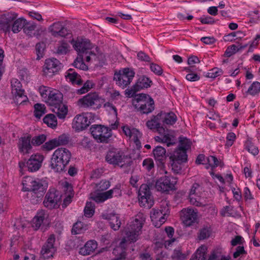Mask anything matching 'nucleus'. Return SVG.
<instances>
[{
    "label": "nucleus",
    "mask_w": 260,
    "mask_h": 260,
    "mask_svg": "<svg viewBox=\"0 0 260 260\" xmlns=\"http://www.w3.org/2000/svg\"><path fill=\"white\" fill-rule=\"evenodd\" d=\"M145 221V217L143 213H139L136 215L124 230L125 235L121 241V245L123 246L124 243L127 244L136 242L141 233V229Z\"/></svg>",
    "instance_id": "nucleus-1"
},
{
    "label": "nucleus",
    "mask_w": 260,
    "mask_h": 260,
    "mask_svg": "<svg viewBox=\"0 0 260 260\" xmlns=\"http://www.w3.org/2000/svg\"><path fill=\"white\" fill-rule=\"evenodd\" d=\"M71 156V153L68 149L62 147L57 148L52 155L49 164L50 168L56 173L65 172Z\"/></svg>",
    "instance_id": "nucleus-2"
},
{
    "label": "nucleus",
    "mask_w": 260,
    "mask_h": 260,
    "mask_svg": "<svg viewBox=\"0 0 260 260\" xmlns=\"http://www.w3.org/2000/svg\"><path fill=\"white\" fill-rule=\"evenodd\" d=\"M133 105L139 112L148 114L154 110V102L149 95L140 93L133 100Z\"/></svg>",
    "instance_id": "nucleus-3"
},
{
    "label": "nucleus",
    "mask_w": 260,
    "mask_h": 260,
    "mask_svg": "<svg viewBox=\"0 0 260 260\" xmlns=\"http://www.w3.org/2000/svg\"><path fill=\"white\" fill-rule=\"evenodd\" d=\"M72 44L79 56H85V60L87 62H89L91 60H95L96 54L91 51L92 45L89 40L78 39L75 41H72Z\"/></svg>",
    "instance_id": "nucleus-4"
},
{
    "label": "nucleus",
    "mask_w": 260,
    "mask_h": 260,
    "mask_svg": "<svg viewBox=\"0 0 260 260\" xmlns=\"http://www.w3.org/2000/svg\"><path fill=\"white\" fill-rule=\"evenodd\" d=\"M103 99L96 92H91L80 98L77 106L84 109H99L102 107Z\"/></svg>",
    "instance_id": "nucleus-5"
},
{
    "label": "nucleus",
    "mask_w": 260,
    "mask_h": 260,
    "mask_svg": "<svg viewBox=\"0 0 260 260\" xmlns=\"http://www.w3.org/2000/svg\"><path fill=\"white\" fill-rule=\"evenodd\" d=\"M135 75V73L133 70L124 68L114 74V80L118 86L124 89L130 84Z\"/></svg>",
    "instance_id": "nucleus-6"
},
{
    "label": "nucleus",
    "mask_w": 260,
    "mask_h": 260,
    "mask_svg": "<svg viewBox=\"0 0 260 260\" xmlns=\"http://www.w3.org/2000/svg\"><path fill=\"white\" fill-rule=\"evenodd\" d=\"M90 132L94 139L100 143H108L112 135L111 129L102 125H92Z\"/></svg>",
    "instance_id": "nucleus-7"
},
{
    "label": "nucleus",
    "mask_w": 260,
    "mask_h": 260,
    "mask_svg": "<svg viewBox=\"0 0 260 260\" xmlns=\"http://www.w3.org/2000/svg\"><path fill=\"white\" fill-rule=\"evenodd\" d=\"M138 199L141 206L150 209L153 206L154 201L148 185L143 184L141 185L138 191Z\"/></svg>",
    "instance_id": "nucleus-8"
},
{
    "label": "nucleus",
    "mask_w": 260,
    "mask_h": 260,
    "mask_svg": "<svg viewBox=\"0 0 260 260\" xmlns=\"http://www.w3.org/2000/svg\"><path fill=\"white\" fill-rule=\"evenodd\" d=\"M127 159L126 156L123 155L120 151L115 148L109 150L106 156V160L108 163L121 167L128 164Z\"/></svg>",
    "instance_id": "nucleus-9"
},
{
    "label": "nucleus",
    "mask_w": 260,
    "mask_h": 260,
    "mask_svg": "<svg viewBox=\"0 0 260 260\" xmlns=\"http://www.w3.org/2000/svg\"><path fill=\"white\" fill-rule=\"evenodd\" d=\"M177 183L176 179L170 176H163L158 179L155 182V187L162 193L168 192L175 189Z\"/></svg>",
    "instance_id": "nucleus-10"
},
{
    "label": "nucleus",
    "mask_w": 260,
    "mask_h": 260,
    "mask_svg": "<svg viewBox=\"0 0 260 260\" xmlns=\"http://www.w3.org/2000/svg\"><path fill=\"white\" fill-rule=\"evenodd\" d=\"M12 93L14 96L15 102L17 104H21L27 101L28 98L24 94V90L22 89L20 82L17 79L11 80Z\"/></svg>",
    "instance_id": "nucleus-11"
},
{
    "label": "nucleus",
    "mask_w": 260,
    "mask_h": 260,
    "mask_svg": "<svg viewBox=\"0 0 260 260\" xmlns=\"http://www.w3.org/2000/svg\"><path fill=\"white\" fill-rule=\"evenodd\" d=\"M61 200L58 191L54 188L50 189L46 193L43 201L45 207L52 209L58 208Z\"/></svg>",
    "instance_id": "nucleus-12"
},
{
    "label": "nucleus",
    "mask_w": 260,
    "mask_h": 260,
    "mask_svg": "<svg viewBox=\"0 0 260 260\" xmlns=\"http://www.w3.org/2000/svg\"><path fill=\"white\" fill-rule=\"evenodd\" d=\"M62 64L60 61L55 58H48L46 60L43 67V73L46 76L52 77L57 73L61 68Z\"/></svg>",
    "instance_id": "nucleus-13"
},
{
    "label": "nucleus",
    "mask_w": 260,
    "mask_h": 260,
    "mask_svg": "<svg viewBox=\"0 0 260 260\" xmlns=\"http://www.w3.org/2000/svg\"><path fill=\"white\" fill-rule=\"evenodd\" d=\"M151 83L152 81L149 78L145 76H142L140 77L137 82L131 89H126L125 94L128 96H133L137 91L150 87Z\"/></svg>",
    "instance_id": "nucleus-14"
},
{
    "label": "nucleus",
    "mask_w": 260,
    "mask_h": 260,
    "mask_svg": "<svg viewBox=\"0 0 260 260\" xmlns=\"http://www.w3.org/2000/svg\"><path fill=\"white\" fill-rule=\"evenodd\" d=\"M163 209L153 208L150 212V218L154 226L157 228H160L166 221L167 211Z\"/></svg>",
    "instance_id": "nucleus-15"
},
{
    "label": "nucleus",
    "mask_w": 260,
    "mask_h": 260,
    "mask_svg": "<svg viewBox=\"0 0 260 260\" xmlns=\"http://www.w3.org/2000/svg\"><path fill=\"white\" fill-rule=\"evenodd\" d=\"M181 218L184 224L189 226L198 222V212L192 208H184L181 210Z\"/></svg>",
    "instance_id": "nucleus-16"
},
{
    "label": "nucleus",
    "mask_w": 260,
    "mask_h": 260,
    "mask_svg": "<svg viewBox=\"0 0 260 260\" xmlns=\"http://www.w3.org/2000/svg\"><path fill=\"white\" fill-rule=\"evenodd\" d=\"M44 157L43 155L36 153L31 155L26 162L28 171L35 172L38 171L42 165Z\"/></svg>",
    "instance_id": "nucleus-17"
},
{
    "label": "nucleus",
    "mask_w": 260,
    "mask_h": 260,
    "mask_svg": "<svg viewBox=\"0 0 260 260\" xmlns=\"http://www.w3.org/2000/svg\"><path fill=\"white\" fill-rule=\"evenodd\" d=\"M18 16L14 12H8L0 16V29L4 31L10 32L11 25Z\"/></svg>",
    "instance_id": "nucleus-18"
},
{
    "label": "nucleus",
    "mask_w": 260,
    "mask_h": 260,
    "mask_svg": "<svg viewBox=\"0 0 260 260\" xmlns=\"http://www.w3.org/2000/svg\"><path fill=\"white\" fill-rule=\"evenodd\" d=\"M49 30L54 37H66L71 36L70 31L65 27L60 22L54 23L49 27Z\"/></svg>",
    "instance_id": "nucleus-19"
},
{
    "label": "nucleus",
    "mask_w": 260,
    "mask_h": 260,
    "mask_svg": "<svg viewBox=\"0 0 260 260\" xmlns=\"http://www.w3.org/2000/svg\"><path fill=\"white\" fill-rule=\"evenodd\" d=\"M90 121L85 114L76 115L73 119V127L77 131L86 128L90 124Z\"/></svg>",
    "instance_id": "nucleus-20"
},
{
    "label": "nucleus",
    "mask_w": 260,
    "mask_h": 260,
    "mask_svg": "<svg viewBox=\"0 0 260 260\" xmlns=\"http://www.w3.org/2000/svg\"><path fill=\"white\" fill-rule=\"evenodd\" d=\"M31 137L30 135L28 134L19 138L18 143V148L19 151L23 154H26L30 152L32 149L30 143Z\"/></svg>",
    "instance_id": "nucleus-21"
},
{
    "label": "nucleus",
    "mask_w": 260,
    "mask_h": 260,
    "mask_svg": "<svg viewBox=\"0 0 260 260\" xmlns=\"http://www.w3.org/2000/svg\"><path fill=\"white\" fill-rule=\"evenodd\" d=\"M54 236L52 235L47 239V242L43 245L41 252L44 258H49L53 256L55 251L54 247Z\"/></svg>",
    "instance_id": "nucleus-22"
},
{
    "label": "nucleus",
    "mask_w": 260,
    "mask_h": 260,
    "mask_svg": "<svg viewBox=\"0 0 260 260\" xmlns=\"http://www.w3.org/2000/svg\"><path fill=\"white\" fill-rule=\"evenodd\" d=\"M103 219L109 220L111 229L114 231L119 229L121 224L119 215L115 213H105L102 215Z\"/></svg>",
    "instance_id": "nucleus-23"
},
{
    "label": "nucleus",
    "mask_w": 260,
    "mask_h": 260,
    "mask_svg": "<svg viewBox=\"0 0 260 260\" xmlns=\"http://www.w3.org/2000/svg\"><path fill=\"white\" fill-rule=\"evenodd\" d=\"M98 246V243L95 240H89L85 243L83 247L80 248L79 253L84 256L92 254L97 249Z\"/></svg>",
    "instance_id": "nucleus-24"
},
{
    "label": "nucleus",
    "mask_w": 260,
    "mask_h": 260,
    "mask_svg": "<svg viewBox=\"0 0 260 260\" xmlns=\"http://www.w3.org/2000/svg\"><path fill=\"white\" fill-rule=\"evenodd\" d=\"M161 120L159 113L156 116H153L150 120L146 122V126L150 129H156L159 133H164L165 129L161 126L159 121Z\"/></svg>",
    "instance_id": "nucleus-25"
},
{
    "label": "nucleus",
    "mask_w": 260,
    "mask_h": 260,
    "mask_svg": "<svg viewBox=\"0 0 260 260\" xmlns=\"http://www.w3.org/2000/svg\"><path fill=\"white\" fill-rule=\"evenodd\" d=\"M31 191L36 194L38 197L42 196L47 188V184L45 181L36 178Z\"/></svg>",
    "instance_id": "nucleus-26"
},
{
    "label": "nucleus",
    "mask_w": 260,
    "mask_h": 260,
    "mask_svg": "<svg viewBox=\"0 0 260 260\" xmlns=\"http://www.w3.org/2000/svg\"><path fill=\"white\" fill-rule=\"evenodd\" d=\"M62 94L58 90L52 89L48 95L45 102L49 105L53 106L62 102Z\"/></svg>",
    "instance_id": "nucleus-27"
},
{
    "label": "nucleus",
    "mask_w": 260,
    "mask_h": 260,
    "mask_svg": "<svg viewBox=\"0 0 260 260\" xmlns=\"http://www.w3.org/2000/svg\"><path fill=\"white\" fill-rule=\"evenodd\" d=\"M160 118L164 124L173 125L176 123L177 120V116L173 112L159 113Z\"/></svg>",
    "instance_id": "nucleus-28"
},
{
    "label": "nucleus",
    "mask_w": 260,
    "mask_h": 260,
    "mask_svg": "<svg viewBox=\"0 0 260 260\" xmlns=\"http://www.w3.org/2000/svg\"><path fill=\"white\" fill-rule=\"evenodd\" d=\"M127 244L124 243V244L121 245V242L119 245L115 248L113 250V254L115 255V257L112 260H125L126 252L125 249L127 247Z\"/></svg>",
    "instance_id": "nucleus-29"
},
{
    "label": "nucleus",
    "mask_w": 260,
    "mask_h": 260,
    "mask_svg": "<svg viewBox=\"0 0 260 260\" xmlns=\"http://www.w3.org/2000/svg\"><path fill=\"white\" fill-rule=\"evenodd\" d=\"M66 78L73 84L80 85L82 84V80L80 76L77 74L74 69H70L66 73Z\"/></svg>",
    "instance_id": "nucleus-30"
},
{
    "label": "nucleus",
    "mask_w": 260,
    "mask_h": 260,
    "mask_svg": "<svg viewBox=\"0 0 260 260\" xmlns=\"http://www.w3.org/2000/svg\"><path fill=\"white\" fill-rule=\"evenodd\" d=\"M187 155L186 151L178 148L170 156L171 161L177 160V161L185 162L187 160Z\"/></svg>",
    "instance_id": "nucleus-31"
},
{
    "label": "nucleus",
    "mask_w": 260,
    "mask_h": 260,
    "mask_svg": "<svg viewBox=\"0 0 260 260\" xmlns=\"http://www.w3.org/2000/svg\"><path fill=\"white\" fill-rule=\"evenodd\" d=\"M47 217V215L43 210L39 211L32 220V226L35 230H38L43 223L44 220Z\"/></svg>",
    "instance_id": "nucleus-32"
},
{
    "label": "nucleus",
    "mask_w": 260,
    "mask_h": 260,
    "mask_svg": "<svg viewBox=\"0 0 260 260\" xmlns=\"http://www.w3.org/2000/svg\"><path fill=\"white\" fill-rule=\"evenodd\" d=\"M53 106L54 107L53 111L57 114L58 117L59 119H64L68 112V107L62 102Z\"/></svg>",
    "instance_id": "nucleus-33"
},
{
    "label": "nucleus",
    "mask_w": 260,
    "mask_h": 260,
    "mask_svg": "<svg viewBox=\"0 0 260 260\" xmlns=\"http://www.w3.org/2000/svg\"><path fill=\"white\" fill-rule=\"evenodd\" d=\"M90 198L97 203H103L110 199L107 191L103 192L91 193Z\"/></svg>",
    "instance_id": "nucleus-34"
},
{
    "label": "nucleus",
    "mask_w": 260,
    "mask_h": 260,
    "mask_svg": "<svg viewBox=\"0 0 260 260\" xmlns=\"http://www.w3.org/2000/svg\"><path fill=\"white\" fill-rule=\"evenodd\" d=\"M221 162L214 156H209L206 157V162L205 163L207 169H211L213 171L214 169L220 166Z\"/></svg>",
    "instance_id": "nucleus-35"
},
{
    "label": "nucleus",
    "mask_w": 260,
    "mask_h": 260,
    "mask_svg": "<svg viewBox=\"0 0 260 260\" xmlns=\"http://www.w3.org/2000/svg\"><path fill=\"white\" fill-rule=\"evenodd\" d=\"M165 232L169 238L168 240H166L164 242V246L165 248H169L172 246V243L176 241L175 238H173L174 234V229L171 226H167L165 228Z\"/></svg>",
    "instance_id": "nucleus-36"
},
{
    "label": "nucleus",
    "mask_w": 260,
    "mask_h": 260,
    "mask_svg": "<svg viewBox=\"0 0 260 260\" xmlns=\"http://www.w3.org/2000/svg\"><path fill=\"white\" fill-rule=\"evenodd\" d=\"M26 24L25 19L20 18L14 20L11 25V29L14 33L19 32Z\"/></svg>",
    "instance_id": "nucleus-37"
},
{
    "label": "nucleus",
    "mask_w": 260,
    "mask_h": 260,
    "mask_svg": "<svg viewBox=\"0 0 260 260\" xmlns=\"http://www.w3.org/2000/svg\"><path fill=\"white\" fill-rule=\"evenodd\" d=\"M207 248L202 245L199 247L192 255L190 260H205Z\"/></svg>",
    "instance_id": "nucleus-38"
},
{
    "label": "nucleus",
    "mask_w": 260,
    "mask_h": 260,
    "mask_svg": "<svg viewBox=\"0 0 260 260\" xmlns=\"http://www.w3.org/2000/svg\"><path fill=\"white\" fill-rule=\"evenodd\" d=\"M35 179L30 176H25L23 178L22 184L24 191H31Z\"/></svg>",
    "instance_id": "nucleus-39"
},
{
    "label": "nucleus",
    "mask_w": 260,
    "mask_h": 260,
    "mask_svg": "<svg viewBox=\"0 0 260 260\" xmlns=\"http://www.w3.org/2000/svg\"><path fill=\"white\" fill-rule=\"evenodd\" d=\"M43 122L52 128H56L57 125V118L53 114L46 115L43 118Z\"/></svg>",
    "instance_id": "nucleus-40"
},
{
    "label": "nucleus",
    "mask_w": 260,
    "mask_h": 260,
    "mask_svg": "<svg viewBox=\"0 0 260 260\" xmlns=\"http://www.w3.org/2000/svg\"><path fill=\"white\" fill-rule=\"evenodd\" d=\"M153 155L155 159L161 162L166 158V149L161 146H157L153 150Z\"/></svg>",
    "instance_id": "nucleus-41"
},
{
    "label": "nucleus",
    "mask_w": 260,
    "mask_h": 260,
    "mask_svg": "<svg viewBox=\"0 0 260 260\" xmlns=\"http://www.w3.org/2000/svg\"><path fill=\"white\" fill-rule=\"evenodd\" d=\"M34 115L39 119L46 112V107L45 105L42 104L37 103L35 104L34 105Z\"/></svg>",
    "instance_id": "nucleus-42"
},
{
    "label": "nucleus",
    "mask_w": 260,
    "mask_h": 260,
    "mask_svg": "<svg viewBox=\"0 0 260 260\" xmlns=\"http://www.w3.org/2000/svg\"><path fill=\"white\" fill-rule=\"evenodd\" d=\"M95 211L94 204L91 202H87L84 209V215L88 218L91 217Z\"/></svg>",
    "instance_id": "nucleus-43"
},
{
    "label": "nucleus",
    "mask_w": 260,
    "mask_h": 260,
    "mask_svg": "<svg viewBox=\"0 0 260 260\" xmlns=\"http://www.w3.org/2000/svg\"><path fill=\"white\" fill-rule=\"evenodd\" d=\"M110 186V182L106 180H102L95 184L94 189L95 192H101L107 190Z\"/></svg>",
    "instance_id": "nucleus-44"
},
{
    "label": "nucleus",
    "mask_w": 260,
    "mask_h": 260,
    "mask_svg": "<svg viewBox=\"0 0 260 260\" xmlns=\"http://www.w3.org/2000/svg\"><path fill=\"white\" fill-rule=\"evenodd\" d=\"M166 131L164 133H160L162 134V143H166L167 146L173 145L175 144V140L173 135L166 133Z\"/></svg>",
    "instance_id": "nucleus-45"
},
{
    "label": "nucleus",
    "mask_w": 260,
    "mask_h": 260,
    "mask_svg": "<svg viewBox=\"0 0 260 260\" xmlns=\"http://www.w3.org/2000/svg\"><path fill=\"white\" fill-rule=\"evenodd\" d=\"M85 59V56H79L78 57L74 62V66L79 69L82 70H87L88 66L84 62L83 59Z\"/></svg>",
    "instance_id": "nucleus-46"
},
{
    "label": "nucleus",
    "mask_w": 260,
    "mask_h": 260,
    "mask_svg": "<svg viewBox=\"0 0 260 260\" xmlns=\"http://www.w3.org/2000/svg\"><path fill=\"white\" fill-rule=\"evenodd\" d=\"M260 92V83L257 81L253 82L250 86L247 93L249 94L254 96L258 94Z\"/></svg>",
    "instance_id": "nucleus-47"
},
{
    "label": "nucleus",
    "mask_w": 260,
    "mask_h": 260,
    "mask_svg": "<svg viewBox=\"0 0 260 260\" xmlns=\"http://www.w3.org/2000/svg\"><path fill=\"white\" fill-rule=\"evenodd\" d=\"M94 86V84L90 80H87L83 86L77 90V93L79 94H82L89 91Z\"/></svg>",
    "instance_id": "nucleus-48"
},
{
    "label": "nucleus",
    "mask_w": 260,
    "mask_h": 260,
    "mask_svg": "<svg viewBox=\"0 0 260 260\" xmlns=\"http://www.w3.org/2000/svg\"><path fill=\"white\" fill-rule=\"evenodd\" d=\"M107 191L110 199L113 197V195L115 197H120L122 195L121 185L117 184L112 189Z\"/></svg>",
    "instance_id": "nucleus-49"
},
{
    "label": "nucleus",
    "mask_w": 260,
    "mask_h": 260,
    "mask_svg": "<svg viewBox=\"0 0 260 260\" xmlns=\"http://www.w3.org/2000/svg\"><path fill=\"white\" fill-rule=\"evenodd\" d=\"M86 229V225L81 221L76 222L73 226L72 233L73 234H79Z\"/></svg>",
    "instance_id": "nucleus-50"
},
{
    "label": "nucleus",
    "mask_w": 260,
    "mask_h": 260,
    "mask_svg": "<svg viewBox=\"0 0 260 260\" xmlns=\"http://www.w3.org/2000/svg\"><path fill=\"white\" fill-rule=\"evenodd\" d=\"M190 141L184 137H180L179 148L187 152V150L190 149L191 146Z\"/></svg>",
    "instance_id": "nucleus-51"
},
{
    "label": "nucleus",
    "mask_w": 260,
    "mask_h": 260,
    "mask_svg": "<svg viewBox=\"0 0 260 260\" xmlns=\"http://www.w3.org/2000/svg\"><path fill=\"white\" fill-rule=\"evenodd\" d=\"M46 140L45 135L42 134L31 138V143L34 146H39L43 144Z\"/></svg>",
    "instance_id": "nucleus-52"
},
{
    "label": "nucleus",
    "mask_w": 260,
    "mask_h": 260,
    "mask_svg": "<svg viewBox=\"0 0 260 260\" xmlns=\"http://www.w3.org/2000/svg\"><path fill=\"white\" fill-rule=\"evenodd\" d=\"M69 45L64 42H62L58 46L56 53L59 55H64L69 51Z\"/></svg>",
    "instance_id": "nucleus-53"
},
{
    "label": "nucleus",
    "mask_w": 260,
    "mask_h": 260,
    "mask_svg": "<svg viewBox=\"0 0 260 260\" xmlns=\"http://www.w3.org/2000/svg\"><path fill=\"white\" fill-rule=\"evenodd\" d=\"M141 137V134L136 128H132V133L130 136V138L134 141L136 145L140 144L139 138Z\"/></svg>",
    "instance_id": "nucleus-54"
},
{
    "label": "nucleus",
    "mask_w": 260,
    "mask_h": 260,
    "mask_svg": "<svg viewBox=\"0 0 260 260\" xmlns=\"http://www.w3.org/2000/svg\"><path fill=\"white\" fill-rule=\"evenodd\" d=\"M52 89V88L45 86H42L39 87V92L44 102L46 101L48 95L49 94Z\"/></svg>",
    "instance_id": "nucleus-55"
},
{
    "label": "nucleus",
    "mask_w": 260,
    "mask_h": 260,
    "mask_svg": "<svg viewBox=\"0 0 260 260\" xmlns=\"http://www.w3.org/2000/svg\"><path fill=\"white\" fill-rule=\"evenodd\" d=\"M142 167L143 168L147 170V171H150L154 167V162L152 158H147L145 159L142 162Z\"/></svg>",
    "instance_id": "nucleus-56"
},
{
    "label": "nucleus",
    "mask_w": 260,
    "mask_h": 260,
    "mask_svg": "<svg viewBox=\"0 0 260 260\" xmlns=\"http://www.w3.org/2000/svg\"><path fill=\"white\" fill-rule=\"evenodd\" d=\"M58 147L56 142V139H52L47 142H46L43 146L42 148L44 150L46 151H50L55 147Z\"/></svg>",
    "instance_id": "nucleus-57"
},
{
    "label": "nucleus",
    "mask_w": 260,
    "mask_h": 260,
    "mask_svg": "<svg viewBox=\"0 0 260 260\" xmlns=\"http://www.w3.org/2000/svg\"><path fill=\"white\" fill-rule=\"evenodd\" d=\"M211 234V230L208 227L202 229L199 233L198 238L200 240H204L209 237Z\"/></svg>",
    "instance_id": "nucleus-58"
},
{
    "label": "nucleus",
    "mask_w": 260,
    "mask_h": 260,
    "mask_svg": "<svg viewBox=\"0 0 260 260\" xmlns=\"http://www.w3.org/2000/svg\"><path fill=\"white\" fill-rule=\"evenodd\" d=\"M172 257L174 260H183L186 258V255L183 253L180 248L174 250Z\"/></svg>",
    "instance_id": "nucleus-59"
},
{
    "label": "nucleus",
    "mask_w": 260,
    "mask_h": 260,
    "mask_svg": "<svg viewBox=\"0 0 260 260\" xmlns=\"http://www.w3.org/2000/svg\"><path fill=\"white\" fill-rule=\"evenodd\" d=\"M36 28V25L35 23H28L24 25L23 31L27 35L32 36Z\"/></svg>",
    "instance_id": "nucleus-60"
},
{
    "label": "nucleus",
    "mask_w": 260,
    "mask_h": 260,
    "mask_svg": "<svg viewBox=\"0 0 260 260\" xmlns=\"http://www.w3.org/2000/svg\"><path fill=\"white\" fill-rule=\"evenodd\" d=\"M246 254L247 252L245 250L244 246H239L236 248L235 251L233 253V257L234 258H237Z\"/></svg>",
    "instance_id": "nucleus-61"
},
{
    "label": "nucleus",
    "mask_w": 260,
    "mask_h": 260,
    "mask_svg": "<svg viewBox=\"0 0 260 260\" xmlns=\"http://www.w3.org/2000/svg\"><path fill=\"white\" fill-rule=\"evenodd\" d=\"M236 136L235 133L233 132L229 133L226 137L225 146L231 147L236 140Z\"/></svg>",
    "instance_id": "nucleus-62"
},
{
    "label": "nucleus",
    "mask_w": 260,
    "mask_h": 260,
    "mask_svg": "<svg viewBox=\"0 0 260 260\" xmlns=\"http://www.w3.org/2000/svg\"><path fill=\"white\" fill-rule=\"evenodd\" d=\"M223 74V71L218 68H214L208 73V77L211 78H215Z\"/></svg>",
    "instance_id": "nucleus-63"
},
{
    "label": "nucleus",
    "mask_w": 260,
    "mask_h": 260,
    "mask_svg": "<svg viewBox=\"0 0 260 260\" xmlns=\"http://www.w3.org/2000/svg\"><path fill=\"white\" fill-rule=\"evenodd\" d=\"M182 162L178 161H177V160L171 161L172 169L175 173L178 174L180 172V171L182 169V167H181Z\"/></svg>",
    "instance_id": "nucleus-64"
}]
</instances>
